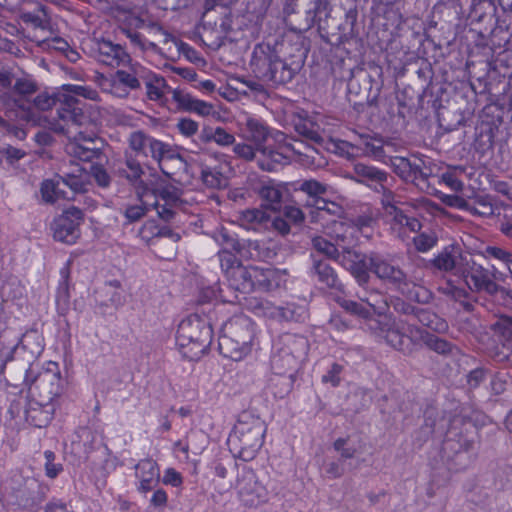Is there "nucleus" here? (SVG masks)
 Returning a JSON list of instances; mask_svg holds the SVG:
<instances>
[{
	"mask_svg": "<svg viewBox=\"0 0 512 512\" xmlns=\"http://www.w3.org/2000/svg\"><path fill=\"white\" fill-rule=\"evenodd\" d=\"M172 99L178 104V108L184 111L193 112L200 116H208L213 111L212 104L197 99L183 90H172Z\"/></svg>",
	"mask_w": 512,
	"mask_h": 512,
	"instance_id": "32",
	"label": "nucleus"
},
{
	"mask_svg": "<svg viewBox=\"0 0 512 512\" xmlns=\"http://www.w3.org/2000/svg\"><path fill=\"white\" fill-rule=\"evenodd\" d=\"M56 407V402L39 401L36 397H30L24 409V418L29 425L44 428L53 419Z\"/></svg>",
	"mask_w": 512,
	"mask_h": 512,
	"instance_id": "21",
	"label": "nucleus"
},
{
	"mask_svg": "<svg viewBox=\"0 0 512 512\" xmlns=\"http://www.w3.org/2000/svg\"><path fill=\"white\" fill-rule=\"evenodd\" d=\"M71 261L68 260L60 269L61 280L56 292V306L60 315L64 316L69 310L70 293H69V277H70Z\"/></svg>",
	"mask_w": 512,
	"mask_h": 512,
	"instance_id": "41",
	"label": "nucleus"
},
{
	"mask_svg": "<svg viewBox=\"0 0 512 512\" xmlns=\"http://www.w3.org/2000/svg\"><path fill=\"white\" fill-rule=\"evenodd\" d=\"M462 278L472 292H485L493 295L497 283L493 280L488 269L473 263L461 271Z\"/></svg>",
	"mask_w": 512,
	"mask_h": 512,
	"instance_id": "20",
	"label": "nucleus"
},
{
	"mask_svg": "<svg viewBox=\"0 0 512 512\" xmlns=\"http://www.w3.org/2000/svg\"><path fill=\"white\" fill-rule=\"evenodd\" d=\"M358 18V11L356 8H351L345 13V20L340 24L339 30L341 31V40L348 41L356 36L355 25Z\"/></svg>",
	"mask_w": 512,
	"mask_h": 512,
	"instance_id": "58",
	"label": "nucleus"
},
{
	"mask_svg": "<svg viewBox=\"0 0 512 512\" xmlns=\"http://www.w3.org/2000/svg\"><path fill=\"white\" fill-rule=\"evenodd\" d=\"M393 171L405 182H427L431 176V168L422 157L412 155L410 158L395 156L390 159Z\"/></svg>",
	"mask_w": 512,
	"mask_h": 512,
	"instance_id": "16",
	"label": "nucleus"
},
{
	"mask_svg": "<svg viewBox=\"0 0 512 512\" xmlns=\"http://www.w3.org/2000/svg\"><path fill=\"white\" fill-rule=\"evenodd\" d=\"M252 292L272 291L279 286L277 273L271 268L251 266Z\"/></svg>",
	"mask_w": 512,
	"mask_h": 512,
	"instance_id": "39",
	"label": "nucleus"
},
{
	"mask_svg": "<svg viewBox=\"0 0 512 512\" xmlns=\"http://www.w3.org/2000/svg\"><path fill=\"white\" fill-rule=\"evenodd\" d=\"M159 231L160 233H158V247L163 246L165 244L164 239L170 240L168 250L164 254L160 255V257L168 260L174 258L177 250L176 244L180 241L181 235L170 229L168 226H159Z\"/></svg>",
	"mask_w": 512,
	"mask_h": 512,
	"instance_id": "52",
	"label": "nucleus"
},
{
	"mask_svg": "<svg viewBox=\"0 0 512 512\" xmlns=\"http://www.w3.org/2000/svg\"><path fill=\"white\" fill-rule=\"evenodd\" d=\"M44 350V339L37 330L26 331L20 342L16 345L14 352L17 355H23L27 359V363L37 364L35 360L42 354Z\"/></svg>",
	"mask_w": 512,
	"mask_h": 512,
	"instance_id": "29",
	"label": "nucleus"
},
{
	"mask_svg": "<svg viewBox=\"0 0 512 512\" xmlns=\"http://www.w3.org/2000/svg\"><path fill=\"white\" fill-rule=\"evenodd\" d=\"M89 55L97 62L113 68L129 63L131 59L122 45L104 38L91 41Z\"/></svg>",
	"mask_w": 512,
	"mask_h": 512,
	"instance_id": "15",
	"label": "nucleus"
},
{
	"mask_svg": "<svg viewBox=\"0 0 512 512\" xmlns=\"http://www.w3.org/2000/svg\"><path fill=\"white\" fill-rule=\"evenodd\" d=\"M493 331L500 338L504 348L512 345V316L503 315L494 324Z\"/></svg>",
	"mask_w": 512,
	"mask_h": 512,
	"instance_id": "53",
	"label": "nucleus"
},
{
	"mask_svg": "<svg viewBox=\"0 0 512 512\" xmlns=\"http://www.w3.org/2000/svg\"><path fill=\"white\" fill-rule=\"evenodd\" d=\"M307 347L308 342L302 336L291 334L282 336L271 357L273 373L296 376Z\"/></svg>",
	"mask_w": 512,
	"mask_h": 512,
	"instance_id": "11",
	"label": "nucleus"
},
{
	"mask_svg": "<svg viewBox=\"0 0 512 512\" xmlns=\"http://www.w3.org/2000/svg\"><path fill=\"white\" fill-rule=\"evenodd\" d=\"M63 90L74 98H76L75 96H81L85 99L100 101L98 91L89 86L67 84L63 85Z\"/></svg>",
	"mask_w": 512,
	"mask_h": 512,
	"instance_id": "63",
	"label": "nucleus"
},
{
	"mask_svg": "<svg viewBox=\"0 0 512 512\" xmlns=\"http://www.w3.org/2000/svg\"><path fill=\"white\" fill-rule=\"evenodd\" d=\"M238 222L246 230L260 232L270 227L271 215L265 208L245 209L239 213Z\"/></svg>",
	"mask_w": 512,
	"mask_h": 512,
	"instance_id": "31",
	"label": "nucleus"
},
{
	"mask_svg": "<svg viewBox=\"0 0 512 512\" xmlns=\"http://www.w3.org/2000/svg\"><path fill=\"white\" fill-rule=\"evenodd\" d=\"M273 374L269 381V389L275 398L283 399L292 391L296 376Z\"/></svg>",
	"mask_w": 512,
	"mask_h": 512,
	"instance_id": "46",
	"label": "nucleus"
},
{
	"mask_svg": "<svg viewBox=\"0 0 512 512\" xmlns=\"http://www.w3.org/2000/svg\"><path fill=\"white\" fill-rule=\"evenodd\" d=\"M356 181L370 187L374 186L376 191L383 188V184L387 182L388 174L374 166L364 163H357L353 167Z\"/></svg>",
	"mask_w": 512,
	"mask_h": 512,
	"instance_id": "34",
	"label": "nucleus"
},
{
	"mask_svg": "<svg viewBox=\"0 0 512 512\" xmlns=\"http://www.w3.org/2000/svg\"><path fill=\"white\" fill-rule=\"evenodd\" d=\"M236 489L247 506H257L267 500L266 487L259 482L255 472L247 466H243L238 472Z\"/></svg>",
	"mask_w": 512,
	"mask_h": 512,
	"instance_id": "14",
	"label": "nucleus"
},
{
	"mask_svg": "<svg viewBox=\"0 0 512 512\" xmlns=\"http://www.w3.org/2000/svg\"><path fill=\"white\" fill-rule=\"evenodd\" d=\"M295 130L300 136L316 144H322L324 142L322 135L311 121H299L295 124Z\"/></svg>",
	"mask_w": 512,
	"mask_h": 512,
	"instance_id": "61",
	"label": "nucleus"
},
{
	"mask_svg": "<svg viewBox=\"0 0 512 512\" xmlns=\"http://www.w3.org/2000/svg\"><path fill=\"white\" fill-rule=\"evenodd\" d=\"M241 340L230 339L220 336L218 338V348L221 355L230 358L233 361L244 359L252 350V343L242 344Z\"/></svg>",
	"mask_w": 512,
	"mask_h": 512,
	"instance_id": "38",
	"label": "nucleus"
},
{
	"mask_svg": "<svg viewBox=\"0 0 512 512\" xmlns=\"http://www.w3.org/2000/svg\"><path fill=\"white\" fill-rule=\"evenodd\" d=\"M327 17V2L325 0H314L311 3L310 8L306 11V26L307 29L318 25L319 29H322L321 21L322 17Z\"/></svg>",
	"mask_w": 512,
	"mask_h": 512,
	"instance_id": "51",
	"label": "nucleus"
},
{
	"mask_svg": "<svg viewBox=\"0 0 512 512\" xmlns=\"http://www.w3.org/2000/svg\"><path fill=\"white\" fill-rule=\"evenodd\" d=\"M55 106H57L58 119L66 125H82L86 120L82 102L65 93L63 87L61 90L39 89L19 119L26 122L36 121L39 112L49 111Z\"/></svg>",
	"mask_w": 512,
	"mask_h": 512,
	"instance_id": "2",
	"label": "nucleus"
},
{
	"mask_svg": "<svg viewBox=\"0 0 512 512\" xmlns=\"http://www.w3.org/2000/svg\"><path fill=\"white\" fill-rule=\"evenodd\" d=\"M240 257L255 261L268 262L276 257V251L268 243L258 240L243 239Z\"/></svg>",
	"mask_w": 512,
	"mask_h": 512,
	"instance_id": "36",
	"label": "nucleus"
},
{
	"mask_svg": "<svg viewBox=\"0 0 512 512\" xmlns=\"http://www.w3.org/2000/svg\"><path fill=\"white\" fill-rule=\"evenodd\" d=\"M265 433V422L252 412L243 411L227 439V445L235 456L251 461L262 447Z\"/></svg>",
	"mask_w": 512,
	"mask_h": 512,
	"instance_id": "4",
	"label": "nucleus"
},
{
	"mask_svg": "<svg viewBox=\"0 0 512 512\" xmlns=\"http://www.w3.org/2000/svg\"><path fill=\"white\" fill-rule=\"evenodd\" d=\"M4 489L14 503L25 510L36 509L46 498V488L37 479L25 476L19 469L10 471L4 481Z\"/></svg>",
	"mask_w": 512,
	"mask_h": 512,
	"instance_id": "7",
	"label": "nucleus"
},
{
	"mask_svg": "<svg viewBox=\"0 0 512 512\" xmlns=\"http://www.w3.org/2000/svg\"><path fill=\"white\" fill-rule=\"evenodd\" d=\"M213 239L222 247V250L234 251L240 256L243 240H239L237 235L227 228L221 227L213 233Z\"/></svg>",
	"mask_w": 512,
	"mask_h": 512,
	"instance_id": "47",
	"label": "nucleus"
},
{
	"mask_svg": "<svg viewBox=\"0 0 512 512\" xmlns=\"http://www.w3.org/2000/svg\"><path fill=\"white\" fill-rule=\"evenodd\" d=\"M146 164L141 163L138 157L132 153L126 152L124 160L115 168V175L125 179L129 184L137 188H144L143 180L144 167Z\"/></svg>",
	"mask_w": 512,
	"mask_h": 512,
	"instance_id": "25",
	"label": "nucleus"
},
{
	"mask_svg": "<svg viewBox=\"0 0 512 512\" xmlns=\"http://www.w3.org/2000/svg\"><path fill=\"white\" fill-rule=\"evenodd\" d=\"M312 266L310 268L311 276L327 288L336 291L343 290V284L338 278L334 268L329 264L327 259L321 258L319 255L312 253Z\"/></svg>",
	"mask_w": 512,
	"mask_h": 512,
	"instance_id": "26",
	"label": "nucleus"
},
{
	"mask_svg": "<svg viewBox=\"0 0 512 512\" xmlns=\"http://www.w3.org/2000/svg\"><path fill=\"white\" fill-rule=\"evenodd\" d=\"M84 222L83 211L75 206L65 209L52 224L53 237L56 241L74 244L80 237V226Z\"/></svg>",
	"mask_w": 512,
	"mask_h": 512,
	"instance_id": "13",
	"label": "nucleus"
},
{
	"mask_svg": "<svg viewBox=\"0 0 512 512\" xmlns=\"http://www.w3.org/2000/svg\"><path fill=\"white\" fill-rule=\"evenodd\" d=\"M159 225L156 220H147L135 232V237L147 246H158Z\"/></svg>",
	"mask_w": 512,
	"mask_h": 512,
	"instance_id": "50",
	"label": "nucleus"
},
{
	"mask_svg": "<svg viewBox=\"0 0 512 512\" xmlns=\"http://www.w3.org/2000/svg\"><path fill=\"white\" fill-rule=\"evenodd\" d=\"M245 137L252 141L256 146L258 152L257 164L262 157L263 150L275 149V144L267 143L270 136V130L268 126L259 118L248 116L244 122Z\"/></svg>",
	"mask_w": 512,
	"mask_h": 512,
	"instance_id": "22",
	"label": "nucleus"
},
{
	"mask_svg": "<svg viewBox=\"0 0 512 512\" xmlns=\"http://www.w3.org/2000/svg\"><path fill=\"white\" fill-rule=\"evenodd\" d=\"M312 245L317 253L326 256L328 259H341L342 254L339 253L337 247L321 236L314 237Z\"/></svg>",
	"mask_w": 512,
	"mask_h": 512,
	"instance_id": "60",
	"label": "nucleus"
},
{
	"mask_svg": "<svg viewBox=\"0 0 512 512\" xmlns=\"http://www.w3.org/2000/svg\"><path fill=\"white\" fill-rule=\"evenodd\" d=\"M171 153L172 150L168 144L151 137L142 156H150L153 160L160 164L162 159L165 157L173 158V155Z\"/></svg>",
	"mask_w": 512,
	"mask_h": 512,
	"instance_id": "49",
	"label": "nucleus"
},
{
	"mask_svg": "<svg viewBox=\"0 0 512 512\" xmlns=\"http://www.w3.org/2000/svg\"><path fill=\"white\" fill-rule=\"evenodd\" d=\"M66 152L69 156L83 162H92L102 155L101 149L97 147V140L81 135L66 145Z\"/></svg>",
	"mask_w": 512,
	"mask_h": 512,
	"instance_id": "30",
	"label": "nucleus"
},
{
	"mask_svg": "<svg viewBox=\"0 0 512 512\" xmlns=\"http://www.w3.org/2000/svg\"><path fill=\"white\" fill-rule=\"evenodd\" d=\"M255 191L263 202V208L273 212L281 209L283 190L278 184L273 181L261 182L255 187Z\"/></svg>",
	"mask_w": 512,
	"mask_h": 512,
	"instance_id": "35",
	"label": "nucleus"
},
{
	"mask_svg": "<svg viewBox=\"0 0 512 512\" xmlns=\"http://www.w3.org/2000/svg\"><path fill=\"white\" fill-rule=\"evenodd\" d=\"M220 336L241 340L242 344L252 343L255 336L253 322L245 315L234 316L222 325Z\"/></svg>",
	"mask_w": 512,
	"mask_h": 512,
	"instance_id": "23",
	"label": "nucleus"
},
{
	"mask_svg": "<svg viewBox=\"0 0 512 512\" xmlns=\"http://www.w3.org/2000/svg\"><path fill=\"white\" fill-rule=\"evenodd\" d=\"M142 85L146 88L147 98L151 101H161L165 93L173 90L167 85L166 80L146 67L142 79Z\"/></svg>",
	"mask_w": 512,
	"mask_h": 512,
	"instance_id": "37",
	"label": "nucleus"
},
{
	"mask_svg": "<svg viewBox=\"0 0 512 512\" xmlns=\"http://www.w3.org/2000/svg\"><path fill=\"white\" fill-rule=\"evenodd\" d=\"M369 330L373 335L383 339L389 346L398 351H405L408 347L406 334L402 331L399 323L392 314L385 316L382 320L371 321Z\"/></svg>",
	"mask_w": 512,
	"mask_h": 512,
	"instance_id": "19",
	"label": "nucleus"
},
{
	"mask_svg": "<svg viewBox=\"0 0 512 512\" xmlns=\"http://www.w3.org/2000/svg\"><path fill=\"white\" fill-rule=\"evenodd\" d=\"M148 210V207L143 203L127 205L122 211V214L126 219V222H124L123 225L126 226L139 221L147 214Z\"/></svg>",
	"mask_w": 512,
	"mask_h": 512,
	"instance_id": "64",
	"label": "nucleus"
},
{
	"mask_svg": "<svg viewBox=\"0 0 512 512\" xmlns=\"http://www.w3.org/2000/svg\"><path fill=\"white\" fill-rule=\"evenodd\" d=\"M21 20L25 24L32 25L35 29L41 31H49L51 28V19L49 17L48 9L45 5L37 3L36 10L33 12H23Z\"/></svg>",
	"mask_w": 512,
	"mask_h": 512,
	"instance_id": "45",
	"label": "nucleus"
},
{
	"mask_svg": "<svg viewBox=\"0 0 512 512\" xmlns=\"http://www.w3.org/2000/svg\"><path fill=\"white\" fill-rule=\"evenodd\" d=\"M250 67L255 77L272 85H284L292 81L302 67L301 61L281 59L275 47L269 43L255 45Z\"/></svg>",
	"mask_w": 512,
	"mask_h": 512,
	"instance_id": "3",
	"label": "nucleus"
},
{
	"mask_svg": "<svg viewBox=\"0 0 512 512\" xmlns=\"http://www.w3.org/2000/svg\"><path fill=\"white\" fill-rule=\"evenodd\" d=\"M425 346L443 356L455 355L458 352L456 345L434 334H431L430 337L427 338Z\"/></svg>",
	"mask_w": 512,
	"mask_h": 512,
	"instance_id": "56",
	"label": "nucleus"
},
{
	"mask_svg": "<svg viewBox=\"0 0 512 512\" xmlns=\"http://www.w3.org/2000/svg\"><path fill=\"white\" fill-rule=\"evenodd\" d=\"M460 253L454 245H448L433 259H431L427 267L435 271L450 272L457 268Z\"/></svg>",
	"mask_w": 512,
	"mask_h": 512,
	"instance_id": "40",
	"label": "nucleus"
},
{
	"mask_svg": "<svg viewBox=\"0 0 512 512\" xmlns=\"http://www.w3.org/2000/svg\"><path fill=\"white\" fill-rule=\"evenodd\" d=\"M275 149L263 150L262 157L259 160V168L263 171L274 172L291 161V154L304 157L303 161L309 162L313 157L309 152L316 150L302 141H287L286 136L282 132H277L275 137Z\"/></svg>",
	"mask_w": 512,
	"mask_h": 512,
	"instance_id": "8",
	"label": "nucleus"
},
{
	"mask_svg": "<svg viewBox=\"0 0 512 512\" xmlns=\"http://www.w3.org/2000/svg\"><path fill=\"white\" fill-rule=\"evenodd\" d=\"M201 179L208 188L219 189L226 186V178L216 167L203 166Z\"/></svg>",
	"mask_w": 512,
	"mask_h": 512,
	"instance_id": "57",
	"label": "nucleus"
},
{
	"mask_svg": "<svg viewBox=\"0 0 512 512\" xmlns=\"http://www.w3.org/2000/svg\"><path fill=\"white\" fill-rule=\"evenodd\" d=\"M512 381V375L508 371H498L491 377L490 388L493 395L503 394Z\"/></svg>",
	"mask_w": 512,
	"mask_h": 512,
	"instance_id": "62",
	"label": "nucleus"
},
{
	"mask_svg": "<svg viewBox=\"0 0 512 512\" xmlns=\"http://www.w3.org/2000/svg\"><path fill=\"white\" fill-rule=\"evenodd\" d=\"M363 153L376 160H381L385 156L383 141L370 135H361L359 143L355 145Z\"/></svg>",
	"mask_w": 512,
	"mask_h": 512,
	"instance_id": "48",
	"label": "nucleus"
},
{
	"mask_svg": "<svg viewBox=\"0 0 512 512\" xmlns=\"http://www.w3.org/2000/svg\"><path fill=\"white\" fill-rule=\"evenodd\" d=\"M213 337L210 321L199 314H191L178 325L176 344L184 358L198 360L207 352Z\"/></svg>",
	"mask_w": 512,
	"mask_h": 512,
	"instance_id": "5",
	"label": "nucleus"
},
{
	"mask_svg": "<svg viewBox=\"0 0 512 512\" xmlns=\"http://www.w3.org/2000/svg\"><path fill=\"white\" fill-rule=\"evenodd\" d=\"M38 90L39 85L32 77H15L11 89L0 95L6 116L9 119L12 116L19 118Z\"/></svg>",
	"mask_w": 512,
	"mask_h": 512,
	"instance_id": "12",
	"label": "nucleus"
},
{
	"mask_svg": "<svg viewBox=\"0 0 512 512\" xmlns=\"http://www.w3.org/2000/svg\"><path fill=\"white\" fill-rule=\"evenodd\" d=\"M374 255H377V252L358 253L347 250L342 253L340 263L351 273L359 287H367L372 281L370 259Z\"/></svg>",
	"mask_w": 512,
	"mask_h": 512,
	"instance_id": "17",
	"label": "nucleus"
},
{
	"mask_svg": "<svg viewBox=\"0 0 512 512\" xmlns=\"http://www.w3.org/2000/svg\"><path fill=\"white\" fill-rule=\"evenodd\" d=\"M341 305L347 312L366 320L368 328L371 321H379V319L373 317L374 314L371 309L361 301L344 300Z\"/></svg>",
	"mask_w": 512,
	"mask_h": 512,
	"instance_id": "55",
	"label": "nucleus"
},
{
	"mask_svg": "<svg viewBox=\"0 0 512 512\" xmlns=\"http://www.w3.org/2000/svg\"><path fill=\"white\" fill-rule=\"evenodd\" d=\"M370 260L372 274L388 288L407 295L418 303L429 302L431 294L426 289L420 287L414 294L410 292L412 280L392 255L377 252Z\"/></svg>",
	"mask_w": 512,
	"mask_h": 512,
	"instance_id": "6",
	"label": "nucleus"
},
{
	"mask_svg": "<svg viewBox=\"0 0 512 512\" xmlns=\"http://www.w3.org/2000/svg\"><path fill=\"white\" fill-rule=\"evenodd\" d=\"M413 317L424 327L431 329L432 331L441 333L448 329L447 322L437 315L435 312L417 307Z\"/></svg>",
	"mask_w": 512,
	"mask_h": 512,
	"instance_id": "44",
	"label": "nucleus"
},
{
	"mask_svg": "<svg viewBox=\"0 0 512 512\" xmlns=\"http://www.w3.org/2000/svg\"><path fill=\"white\" fill-rule=\"evenodd\" d=\"M356 296L359 301L365 303L371 309L374 315L383 316V318L389 315L387 312L389 310L388 299L390 295L372 287L371 283L367 287H359L356 291Z\"/></svg>",
	"mask_w": 512,
	"mask_h": 512,
	"instance_id": "28",
	"label": "nucleus"
},
{
	"mask_svg": "<svg viewBox=\"0 0 512 512\" xmlns=\"http://www.w3.org/2000/svg\"><path fill=\"white\" fill-rule=\"evenodd\" d=\"M460 420H453L442 443L440 456L442 463L450 471L467 468L473 461V441L458 431L456 425Z\"/></svg>",
	"mask_w": 512,
	"mask_h": 512,
	"instance_id": "9",
	"label": "nucleus"
},
{
	"mask_svg": "<svg viewBox=\"0 0 512 512\" xmlns=\"http://www.w3.org/2000/svg\"><path fill=\"white\" fill-rule=\"evenodd\" d=\"M117 68L118 70L109 78L101 80L100 86L103 92L119 99H125L132 92H138L142 89L145 66L131 58L129 63Z\"/></svg>",
	"mask_w": 512,
	"mask_h": 512,
	"instance_id": "10",
	"label": "nucleus"
},
{
	"mask_svg": "<svg viewBox=\"0 0 512 512\" xmlns=\"http://www.w3.org/2000/svg\"><path fill=\"white\" fill-rule=\"evenodd\" d=\"M135 476L138 479V492L142 494L151 492L160 481L159 466L150 458L142 459L135 465Z\"/></svg>",
	"mask_w": 512,
	"mask_h": 512,
	"instance_id": "24",
	"label": "nucleus"
},
{
	"mask_svg": "<svg viewBox=\"0 0 512 512\" xmlns=\"http://www.w3.org/2000/svg\"><path fill=\"white\" fill-rule=\"evenodd\" d=\"M333 448L339 454V460L343 463L346 460L353 459L358 452L357 447L349 437L336 439L333 443Z\"/></svg>",
	"mask_w": 512,
	"mask_h": 512,
	"instance_id": "59",
	"label": "nucleus"
},
{
	"mask_svg": "<svg viewBox=\"0 0 512 512\" xmlns=\"http://www.w3.org/2000/svg\"><path fill=\"white\" fill-rule=\"evenodd\" d=\"M249 307L256 313L287 322H300L306 317L305 307L295 303H287L284 306H275L267 300L254 299L250 301Z\"/></svg>",
	"mask_w": 512,
	"mask_h": 512,
	"instance_id": "18",
	"label": "nucleus"
},
{
	"mask_svg": "<svg viewBox=\"0 0 512 512\" xmlns=\"http://www.w3.org/2000/svg\"><path fill=\"white\" fill-rule=\"evenodd\" d=\"M388 209V223L398 237H402L407 231L418 232L421 229V222L414 215L397 206H389Z\"/></svg>",
	"mask_w": 512,
	"mask_h": 512,
	"instance_id": "27",
	"label": "nucleus"
},
{
	"mask_svg": "<svg viewBox=\"0 0 512 512\" xmlns=\"http://www.w3.org/2000/svg\"><path fill=\"white\" fill-rule=\"evenodd\" d=\"M62 181L59 174L52 179H45L40 186V194L43 202L54 204L59 199H68L66 192L61 188Z\"/></svg>",
	"mask_w": 512,
	"mask_h": 512,
	"instance_id": "43",
	"label": "nucleus"
},
{
	"mask_svg": "<svg viewBox=\"0 0 512 512\" xmlns=\"http://www.w3.org/2000/svg\"><path fill=\"white\" fill-rule=\"evenodd\" d=\"M228 287L236 292L247 294L252 292L251 266H237L236 270H231L226 278Z\"/></svg>",
	"mask_w": 512,
	"mask_h": 512,
	"instance_id": "42",
	"label": "nucleus"
},
{
	"mask_svg": "<svg viewBox=\"0 0 512 512\" xmlns=\"http://www.w3.org/2000/svg\"><path fill=\"white\" fill-rule=\"evenodd\" d=\"M9 376L15 387L23 384L28 388L30 397L39 401L56 402L63 393L64 380L58 363L48 362L45 366L30 364L29 367H19L18 375L13 374V367H9Z\"/></svg>",
	"mask_w": 512,
	"mask_h": 512,
	"instance_id": "1",
	"label": "nucleus"
},
{
	"mask_svg": "<svg viewBox=\"0 0 512 512\" xmlns=\"http://www.w3.org/2000/svg\"><path fill=\"white\" fill-rule=\"evenodd\" d=\"M62 185L74 193H85L91 186L90 173L85 168L76 165L70 171L59 174Z\"/></svg>",
	"mask_w": 512,
	"mask_h": 512,
	"instance_id": "33",
	"label": "nucleus"
},
{
	"mask_svg": "<svg viewBox=\"0 0 512 512\" xmlns=\"http://www.w3.org/2000/svg\"><path fill=\"white\" fill-rule=\"evenodd\" d=\"M295 190L305 193L309 197V200H312L318 196L325 195L328 190V186L315 179H308L298 181L295 184Z\"/></svg>",
	"mask_w": 512,
	"mask_h": 512,
	"instance_id": "54",
	"label": "nucleus"
}]
</instances>
